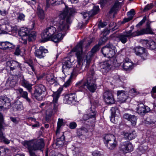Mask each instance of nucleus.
I'll list each match as a JSON object with an SVG mask.
<instances>
[{
    "label": "nucleus",
    "mask_w": 156,
    "mask_h": 156,
    "mask_svg": "<svg viewBox=\"0 0 156 156\" xmlns=\"http://www.w3.org/2000/svg\"><path fill=\"white\" fill-rule=\"evenodd\" d=\"M72 63L69 58L67 59V60H65L62 62V72L65 75L63 77V78L66 76L65 73L66 74H68V71L72 67Z\"/></svg>",
    "instance_id": "obj_19"
},
{
    "label": "nucleus",
    "mask_w": 156,
    "mask_h": 156,
    "mask_svg": "<svg viewBox=\"0 0 156 156\" xmlns=\"http://www.w3.org/2000/svg\"><path fill=\"white\" fill-rule=\"evenodd\" d=\"M88 132V130L87 128L84 127H82L77 129V134L78 136H80L83 135L85 133H87Z\"/></svg>",
    "instance_id": "obj_36"
},
{
    "label": "nucleus",
    "mask_w": 156,
    "mask_h": 156,
    "mask_svg": "<svg viewBox=\"0 0 156 156\" xmlns=\"http://www.w3.org/2000/svg\"><path fill=\"white\" fill-rule=\"evenodd\" d=\"M103 98L105 103L108 104H113L115 100L112 91L109 90L105 91L103 94Z\"/></svg>",
    "instance_id": "obj_12"
},
{
    "label": "nucleus",
    "mask_w": 156,
    "mask_h": 156,
    "mask_svg": "<svg viewBox=\"0 0 156 156\" xmlns=\"http://www.w3.org/2000/svg\"><path fill=\"white\" fill-rule=\"evenodd\" d=\"M108 39L107 37L105 36L101 38L99 42L101 44H103L107 41Z\"/></svg>",
    "instance_id": "obj_52"
},
{
    "label": "nucleus",
    "mask_w": 156,
    "mask_h": 156,
    "mask_svg": "<svg viewBox=\"0 0 156 156\" xmlns=\"http://www.w3.org/2000/svg\"><path fill=\"white\" fill-rule=\"evenodd\" d=\"M46 80L50 82V83L52 84L54 83L55 81L53 75L51 73H49L46 75Z\"/></svg>",
    "instance_id": "obj_37"
},
{
    "label": "nucleus",
    "mask_w": 156,
    "mask_h": 156,
    "mask_svg": "<svg viewBox=\"0 0 156 156\" xmlns=\"http://www.w3.org/2000/svg\"><path fill=\"white\" fill-rule=\"evenodd\" d=\"M21 52L20 50V49L19 47L18 46L16 48L14 54L16 55H19L20 54Z\"/></svg>",
    "instance_id": "obj_59"
},
{
    "label": "nucleus",
    "mask_w": 156,
    "mask_h": 156,
    "mask_svg": "<svg viewBox=\"0 0 156 156\" xmlns=\"http://www.w3.org/2000/svg\"><path fill=\"white\" fill-rule=\"evenodd\" d=\"M148 48L153 50L156 48V44L154 41L150 40Z\"/></svg>",
    "instance_id": "obj_44"
},
{
    "label": "nucleus",
    "mask_w": 156,
    "mask_h": 156,
    "mask_svg": "<svg viewBox=\"0 0 156 156\" xmlns=\"http://www.w3.org/2000/svg\"><path fill=\"white\" fill-rule=\"evenodd\" d=\"M99 9V6H96L94 7L90 11V13L91 14V16L95 15L97 13Z\"/></svg>",
    "instance_id": "obj_41"
},
{
    "label": "nucleus",
    "mask_w": 156,
    "mask_h": 156,
    "mask_svg": "<svg viewBox=\"0 0 156 156\" xmlns=\"http://www.w3.org/2000/svg\"><path fill=\"white\" fill-rule=\"evenodd\" d=\"M76 101V96L75 94L70 93L66 94L63 99L65 104H74Z\"/></svg>",
    "instance_id": "obj_14"
},
{
    "label": "nucleus",
    "mask_w": 156,
    "mask_h": 156,
    "mask_svg": "<svg viewBox=\"0 0 156 156\" xmlns=\"http://www.w3.org/2000/svg\"><path fill=\"white\" fill-rule=\"evenodd\" d=\"M30 28H27L23 27L21 28L20 30L19 31V35L22 37V39H23L24 37H27L29 36L31 32L33 31L30 30Z\"/></svg>",
    "instance_id": "obj_25"
},
{
    "label": "nucleus",
    "mask_w": 156,
    "mask_h": 156,
    "mask_svg": "<svg viewBox=\"0 0 156 156\" xmlns=\"http://www.w3.org/2000/svg\"><path fill=\"white\" fill-rule=\"evenodd\" d=\"M118 101L123 103L125 102L128 98V96L126 94L125 92L123 90H119L117 92Z\"/></svg>",
    "instance_id": "obj_26"
},
{
    "label": "nucleus",
    "mask_w": 156,
    "mask_h": 156,
    "mask_svg": "<svg viewBox=\"0 0 156 156\" xmlns=\"http://www.w3.org/2000/svg\"><path fill=\"white\" fill-rule=\"evenodd\" d=\"M147 122L150 124H155L156 122V117L155 116H152L150 119H147Z\"/></svg>",
    "instance_id": "obj_45"
},
{
    "label": "nucleus",
    "mask_w": 156,
    "mask_h": 156,
    "mask_svg": "<svg viewBox=\"0 0 156 156\" xmlns=\"http://www.w3.org/2000/svg\"><path fill=\"white\" fill-rule=\"evenodd\" d=\"M135 14V12L133 9H132L127 13V15L128 17L131 18L132 19L134 15Z\"/></svg>",
    "instance_id": "obj_49"
},
{
    "label": "nucleus",
    "mask_w": 156,
    "mask_h": 156,
    "mask_svg": "<svg viewBox=\"0 0 156 156\" xmlns=\"http://www.w3.org/2000/svg\"><path fill=\"white\" fill-rule=\"evenodd\" d=\"M37 13L39 18L41 20H43L45 17L44 11L40 7H38Z\"/></svg>",
    "instance_id": "obj_35"
},
{
    "label": "nucleus",
    "mask_w": 156,
    "mask_h": 156,
    "mask_svg": "<svg viewBox=\"0 0 156 156\" xmlns=\"http://www.w3.org/2000/svg\"><path fill=\"white\" fill-rule=\"evenodd\" d=\"M120 150L123 153H126L133 151V146L129 141H126L123 143L121 144Z\"/></svg>",
    "instance_id": "obj_15"
},
{
    "label": "nucleus",
    "mask_w": 156,
    "mask_h": 156,
    "mask_svg": "<svg viewBox=\"0 0 156 156\" xmlns=\"http://www.w3.org/2000/svg\"><path fill=\"white\" fill-rule=\"evenodd\" d=\"M111 0H100L99 3L101 7H103L108 3H109Z\"/></svg>",
    "instance_id": "obj_47"
},
{
    "label": "nucleus",
    "mask_w": 156,
    "mask_h": 156,
    "mask_svg": "<svg viewBox=\"0 0 156 156\" xmlns=\"http://www.w3.org/2000/svg\"><path fill=\"white\" fill-rule=\"evenodd\" d=\"M60 4V2L56 0H47L46 5L47 7H49L51 6H54Z\"/></svg>",
    "instance_id": "obj_34"
},
{
    "label": "nucleus",
    "mask_w": 156,
    "mask_h": 156,
    "mask_svg": "<svg viewBox=\"0 0 156 156\" xmlns=\"http://www.w3.org/2000/svg\"><path fill=\"white\" fill-rule=\"evenodd\" d=\"M142 43L144 46L146 47L147 48H148V46H149V41H148L147 40H143L141 41Z\"/></svg>",
    "instance_id": "obj_53"
},
{
    "label": "nucleus",
    "mask_w": 156,
    "mask_h": 156,
    "mask_svg": "<svg viewBox=\"0 0 156 156\" xmlns=\"http://www.w3.org/2000/svg\"><path fill=\"white\" fill-rule=\"evenodd\" d=\"M20 83L21 85L24 87L26 88L28 91L30 93L32 92L33 85L29 82V81L26 80L23 76L21 75L20 76Z\"/></svg>",
    "instance_id": "obj_17"
},
{
    "label": "nucleus",
    "mask_w": 156,
    "mask_h": 156,
    "mask_svg": "<svg viewBox=\"0 0 156 156\" xmlns=\"http://www.w3.org/2000/svg\"><path fill=\"white\" fill-rule=\"evenodd\" d=\"M71 84V80L70 79H69L63 85V87L67 88L69 86H70Z\"/></svg>",
    "instance_id": "obj_55"
},
{
    "label": "nucleus",
    "mask_w": 156,
    "mask_h": 156,
    "mask_svg": "<svg viewBox=\"0 0 156 156\" xmlns=\"http://www.w3.org/2000/svg\"><path fill=\"white\" fill-rule=\"evenodd\" d=\"M119 5V2L118 1H116L112 7L111 8L109 13L110 14L114 12H115L116 9L118 8Z\"/></svg>",
    "instance_id": "obj_40"
},
{
    "label": "nucleus",
    "mask_w": 156,
    "mask_h": 156,
    "mask_svg": "<svg viewBox=\"0 0 156 156\" xmlns=\"http://www.w3.org/2000/svg\"><path fill=\"white\" fill-rule=\"evenodd\" d=\"M59 139L58 140H57L56 142V144L57 146L59 147L62 146L64 144V141L59 140Z\"/></svg>",
    "instance_id": "obj_60"
},
{
    "label": "nucleus",
    "mask_w": 156,
    "mask_h": 156,
    "mask_svg": "<svg viewBox=\"0 0 156 156\" xmlns=\"http://www.w3.org/2000/svg\"><path fill=\"white\" fill-rule=\"evenodd\" d=\"M132 30H130L128 31H125L119 34L118 37L119 40L122 43L125 44L127 41L128 38L145 34H154L149 25H148L146 28L140 30H137L133 33H132Z\"/></svg>",
    "instance_id": "obj_3"
},
{
    "label": "nucleus",
    "mask_w": 156,
    "mask_h": 156,
    "mask_svg": "<svg viewBox=\"0 0 156 156\" xmlns=\"http://www.w3.org/2000/svg\"><path fill=\"white\" fill-rule=\"evenodd\" d=\"M14 108L16 110L21 111L23 109V106L22 102L17 101L15 104Z\"/></svg>",
    "instance_id": "obj_38"
},
{
    "label": "nucleus",
    "mask_w": 156,
    "mask_h": 156,
    "mask_svg": "<svg viewBox=\"0 0 156 156\" xmlns=\"http://www.w3.org/2000/svg\"><path fill=\"white\" fill-rule=\"evenodd\" d=\"M110 62L109 61H105L101 64L100 71L104 75L106 74L111 69V66Z\"/></svg>",
    "instance_id": "obj_21"
},
{
    "label": "nucleus",
    "mask_w": 156,
    "mask_h": 156,
    "mask_svg": "<svg viewBox=\"0 0 156 156\" xmlns=\"http://www.w3.org/2000/svg\"><path fill=\"white\" fill-rule=\"evenodd\" d=\"M10 64V68L11 70L14 71L15 74L16 75L19 73V70L21 68V64L16 61L13 60L9 62Z\"/></svg>",
    "instance_id": "obj_18"
},
{
    "label": "nucleus",
    "mask_w": 156,
    "mask_h": 156,
    "mask_svg": "<svg viewBox=\"0 0 156 156\" xmlns=\"http://www.w3.org/2000/svg\"><path fill=\"white\" fill-rule=\"evenodd\" d=\"M80 152V151L79 150V149L78 148H75L74 149V150L73 152V154L76 155V156H77V155L79 154V153Z\"/></svg>",
    "instance_id": "obj_64"
},
{
    "label": "nucleus",
    "mask_w": 156,
    "mask_h": 156,
    "mask_svg": "<svg viewBox=\"0 0 156 156\" xmlns=\"http://www.w3.org/2000/svg\"><path fill=\"white\" fill-rule=\"evenodd\" d=\"M27 63L28 64V65L30 67L32 70L34 72H35V69L34 68V67L33 62L30 61L27 62Z\"/></svg>",
    "instance_id": "obj_61"
},
{
    "label": "nucleus",
    "mask_w": 156,
    "mask_h": 156,
    "mask_svg": "<svg viewBox=\"0 0 156 156\" xmlns=\"http://www.w3.org/2000/svg\"><path fill=\"white\" fill-rule=\"evenodd\" d=\"M101 154L100 151H95L92 152V154L93 156H100Z\"/></svg>",
    "instance_id": "obj_63"
},
{
    "label": "nucleus",
    "mask_w": 156,
    "mask_h": 156,
    "mask_svg": "<svg viewBox=\"0 0 156 156\" xmlns=\"http://www.w3.org/2000/svg\"><path fill=\"white\" fill-rule=\"evenodd\" d=\"M123 117L124 119L129 121L132 126H134L136 125L137 118L135 115H131L128 113H125L123 115Z\"/></svg>",
    "instance_id": "obj_23"
},
{
    "label": "nucleus",
    "mask_w": 156,
    "mask_h": 156,
    "mask_svg": "<svg viewBox=\"0 0 156 156\" xmlns=\"http://www.w3.org/2000/svg\"><path fill=\"white\" fill-rule=\"evenodd\" d=\"M87 113L90 119H93L94 120H95L97 112L94 106L91 105V108L88 110Z\"/></svg>",
    "instance_id": "obj_28"
},
{
    "label": "nucleus",
    "mask_w": 156,
    "mask_h": 156,
    "mask_svg": "<svg viewBox=\"0 0 156 156\" xmlns=\"http://www.w3.org/2000/svg\"><path fill=\"white\" fill-rule=\"evenodd\" d=\"M4 124L3 115L0 113V140L4 141L6 144H9L10 143L9 141L5 138L2 132V129Z\"/></svg>",
    "instance_id": "obj_20"
},
{
    "label": "nucleus",
    "mask_w": 156,
    "mask_h": 156,
    "mask_svg": "<svg viewBox=\"0 0 156 156\" xmlns=\"http://www.w3.org/2000/svg\"><path fill=\"white\" fill-rule=\"evenodd\" d=\"M15 46L12 43L7 42V50H10L15 48Z\"/></svg>",
    "instance_id": "obj_48"
},
{
    "label": "nucleus",
    "mask_w": 156,
    "mask_h": 156,
    "mask_svg": "<svg viewBox=\"0 0 156 156\" xmlns=\"http://www.w3.org/2000/svg\"><path fill=\"white\" fill-rule=\"evenodd\" d=\"M62 90L61 89H59L57 91L54 92L52 95L53 97L52 102H51L49 108L48 109L47 112V115L49 117H51L57 111L58 105V100Z\"/></svg>",
    "instance_id": "obj_6"
},
{
    "label": "nucleus",
    "mask_w": 156,
    "mask_h": 156,
    "mask_svg": "<svg viewBox=\"0 0 156 156\" xmlns=\"http://www.w3.org/2000/svg\"><path fill=\"white\" fill-rule=\"evenodd\" d=\"M48 52V50L43 46H41L39 49L36 50L34 54L35 56L39 58H44L45 55V54Z\"/></svg>",
    "instance_id": "obj_22"
},
{
    "label": "nucleus",
    "mask_w": 156,
    "mask_h": 156,
    "mask_svg": "<svg viewBox=\"0 0 156 156\" xmlns=\"http://www.w3.org/2000/svg\"><path fill=\"white\" fill-rule=\"evenodd\" d=\"M97 77V75L95 73L94 69L91 68L86 75V80L82 79L76 84L77 91L83 92L87 88L90 92H94L96 86L95 82Z\"/></svg>",
    "instance_id": "obj_1"
},
{
    "label": "nucleus",
    "mask_w": 156,
    "mask_h": 156,
    "mask_svg": "<svg viewBox=\"0 0 156 156\" xmlns=\"http://www.w3.org/2000/svg\"><path fill=\"white\" fill-rule=\"evenodd\" d=\"M124 135L126 138L129 140L134 139L137 136L136 133L134 130L129 132L124 133Z\"/></svg>",
    "instance_id": "obj_31"
},
{
    "label": "nucleus",
    "mask_w": 156,
    "mask_h": 156,
    "mask_svg": "<svg viewBox=\"0 0 156 156\" xmlns=\"http://www.w3.org/2000/svg\"><path fill=\"white\" fill-rule=\"evenodd\" d=\"M83 42V41H80L72 50V51L76 52L77 59V64L74 68V71L75 72L80 73L83 71L82 68L83 64L81 62L82 59V45Z\"/></svg>",
    "instance_id": "obj_5"
},
{
    "label": "nucleus",
    "mask_w": 156,
    "mask_h": 156,
    "mask_svg": "<svg viewBox=\"0 0 156 156\" xmlns=\"http://www.w3.org/2000/svg\"><path fill=\"white\" fill-rule=\"evenodd\" d=\"M23 144L28 149L30 156H37L33 151L41 150L45 145L44 141L43 139L25 141Z\"/></svg>",
    "instance_id": "obj_4"
},
{
    "label": "nucleus",
    "mask_w": 156,
    "mask_h": 156,
    "mask_svg": "<svg viewBox=\"0 0 156 156\" xmlns=\"http://www.w3.org/2000/svg\"><path fill=\"white\" fill-rule=\"evenodd\" d=\"M136 109V112L141 115H144L150 110L149 107L141 103L137 105Z\"/></svg>",
    "instance_id": "obj_16"
},
{
    "label": "nucleus",
    "mask_w": 156,
    "mask_h": 156,
    "mask_svg": "<svg viewBox=\"0 0 156 156\" xmlns=\"http://www.w3.org/2000/svg\"><path fill=\"white\" fill-rule=\"evenodd\" d=\"M7 42L8 41L0 42V48L2 49L6 50Z\"/></svg>",
    "instance_id": "obj_46"
},
{
    "label": "nucleus",
    "mask_w": 156,
    "mask_h": 156,
    "mask_svg": "<svg viewBox=\"0 0 156 156\" xmlns=\"http://www.w3.org/2000/svg\"><path fill=\"white\" fill-rule=\"evenodd\" d=\"M7 83H9L11 87H14L16 84L17 82L16 77L15 76L10 75L7 80Z\"/></svg>",
    "instance_id": "obj_30"
},
{
    "label": "nucleus",
    "mask_w": 156,
    "mask_h": 156,
    "mask_svg": "<svg viewBox=\"0 0 156 156\" xmlns=\"http://www.w3.org/2000/svg\"><path fill=\"white\" fill-rule=\"evenodd\" d=\"M56 31V28L53 26L47 27L43 30L41 34L42 41L45 42L50 40L51 37Z\"/></svg>",
    "instance_id": "obj_7"
},
{
    "label": "nucleus",
    "mask_w": 156,
    "mask_h": 156,
    "mask_svg": "<svg viewBox=\"0 0 156 156\" xmlns=\"http://www.w3.org/2000/svg\"><path fill=\"white\" fill-rule=\"evenodd\" d=\"M64 16L60 14L58 16L52 18L51 24L55 26L57 28V30L59 32L57 34H54L50 39V40L55 43H57L61 41L66 33L68 30V26L64 20Z\"/></svg>",
    "instance_id": "obj_2"
},
{
    "label": "nucleus",
    "mask_w": 156,
    "mask_h": 156,
    "mask_svg": "<svg viewBox=\"0 0 156 156\" xmlns=\"http://www.w3.org/2000/svg\"><path fill=\"white\" fill-rule=\"evenodd\" d=\"M77 126V124L75 122H72L69 124V127L71 129H74Z\"/></svg>",
    "instance_id": "obj_56"
},
{
    "label": "nucleus",
    "mask_w": 156,
    "mask_h": 156,
    "mask_svg": "<svg viewBox=\"0 0 156 156\" xmlns=\"http://www.w3.org/2000/svg\"><path fill=\"white\" fill-rule=\"evenodd\" d=\"M10 152L9 149L3 147H0V156H5Z\"/></svg>",
    "instance_id": "obj_39"
},
{
    "label": "nucleus",
    "mask_w": 156,
    "mask_h": 156,
    "mask_svg": "<svg viewBox=\"0 0 156 156\" xmlns=\"http://www.w3.org/2000/svg\"><path fill=\"white\" fill-rule=\"evenodd\" d=\"M25 1L30 5H34L36 3V0H25Z\"/></svg>",
    "instance_id": "obj_54"
},
{
    "label": "nucleus",
    "mask_w": 156,
    "mask_h": 156,
    "mask_svg": "<svg viewBox=\"0 0 156 156\" xmlns=\"http://www.w3.org/2000/svg\"><path fill=\"white\" fill-rule=\"evenodd\" d=\"M133 50L136 55L140 56L144 60L146 58L147 53L144 48L138 46L134 47Z\"/></svg>",
    "instance_id": "obj_13"
},
{
    "label": "nucleus",
    "mask_w": 156,
    "mask_h": 156,
    "mask_svg": "<svg viewBox=\"0 0 156 156\" xmlns=\"http://www.w3.org/2000/svg\"><path fill=\"white\" fill-rule=\"evenodd\" d=\"M85 60H86V66L87 67H88L89 65L91 60L90 57L88 56L87 55L86 56V59H85Z\"/></svg>",
    "instance_id": "obj_57"
},
{
    "label": "nucleus",
    "mask_w": 156,
    "mask_h": 156,
    "mask_svg": "<svg viewBox=\"0 0 156 156\" xmlns=\"http://www.w3.org/2000/svg\"><path fill=\"white\" fill-rule=\"evenodd\" d=\"M81 13L84 19H85L87 17H88V18L92 16H91V14L90 13V12L88 13L85 12H81Z\"/></svg>",
    "instance_id": "obj_50"
},
{
    "label": "nucleus",
    "mask_w": 156,
    "mask_h": 156,
    "mask_svg": "<svg viewBox=\"0 0 156 156\" xmlns=\"http://www.w3.org/2000/svg\"><path fill=\"white\" fill-rule=\"evenodd\" d=\"M111 111L112 113V118H114L115 116H119L120 115V113L118 108L116 107L112 108Z\"/></svg>",
    "instance_id": "obj_33"
},
{
    "label": "nucleus",
    "mask_w": 156,
    "mask_h": 156,
    "mask_svg": "<svg viewBox=\"0 0 156 156\" xmlns=\"http://www.w3.org/2000/svg\"><path fill=\"white\" fill-rule=\"evenodd\" d=\"M36 37V32L35 31H32L31 32V34H30V35L29 36L27 37H24L23 39H22L23 40H24L23 43L24 44H27V39L29 41L34 40Z\"/></svg>",
    "instance_id": "obj_32"
},
{
    "label": "nucleus",
    "mask_w": 156,
    "mask_h": 156,
    "mask_svg": "<svg viewBox=\"0 0 156 156\" xmlns=\"http://www.w3.org/2000/svg\"><path fill=\"white\" fill-rule=\"evenodd\" d=\"M10 99L6 97H0V104L5 108H6L10 105Z\"/></svg>",
    "instance_id": "obj_29"
},
{
    "label": "nucleus",
    "mask_w": 156,
    "mask_h": 156,
    "mask_svg": "<svg viewBox=\"0 0 156 156\" xmlns=\"http://www.w3.org/2000/svg\"><path fill=\"white\" fill-rule=\"evenodd\" d=\"M146 16L144 17L143 19L136 25V27H139L141 26L145 21L146 20Z\"/></svg>",
    "instance_id": "obj_58"
},
{
    "label": "nucleus",
    "mask_w": 156,
    "mask_h": 156,
    "mask_svg": "<svg viewBox=\"0 0 156 156\" xmlns=\"http://www.w3.org/2000/svg\"><path fill=\"white\" fill-rule=\"evenodd\" d=\"M104 140L105 144L109 149L112 150L117 146V142L115 136L113 135H106L104 137Z\"/></svg>",
    "instance_id": "obj_8"
},
{
    "label": "nucleus",
    "mask_w": 156,
    "mask_h": 156,
    "mask_svg": "<svg viewBox=\"0 0 156 156\" xmlns=\"http://www.w3.org/2000/svg\"><path fill=\"white\" fill-rule=\"evenodd\" d=\"M16 14L17 16V19L18 21L24 20L25 16L24 14L21 12H18Z\"/></svg>",
    "instance_id": "obj_42"
},
{
    "label": "nucleus",
    "mask_w": 156,
    "mask_h": 156,
    "mask_svg": "<svg viewBox=\"0 0 156 156\" xmlns=\"http://www.w3.org/2000/svg\"><path fill=\"white\" fill-rule=\"evenodd\" d=\"M129 60V59H126L124 61L122 67L125 70H130L133 68V63Z\"/></svg>",
    "instance_id": "obj_27"
},
{
    "label": "nucleus",
    "mask_w": 156,
    "mask_h": 156,
    "mask_svg": "<svg viewBox=\"0 0 156 156\" xmlns=\"http://www.w3.org/2000/svg\"><path fill=\"white\" fill-rule=\"evenodd\" d=\"M63 122V120L62 119H58V121L57 123V130L56 132V135H57L59 132V130L60 127L62 125Z\"/></svg>",
    "instance_id": "obj_43"
},
{
    "label": "nucleus",
    "mask_w": 156,
    "mask_h": 156,
    "mask_svg": "<svg viewBox=\"0 0 156 156\" xmlns=\"http://www.w3.org/2000/svg\"><path fill=\"white\" fill-rule=\"evenodd\" d=\"M16 92L19 94L20 96L26 99V100L30 103L31 100L28 96V93L26 91H24L23 89L21 88H19L16 89Z\"/></svg>",
    "instance_id": "obj_24"
},
{
    "label": "nucleus",
    "mask_w": 156,
    "mask_h": 156,
    "mask_svg": "<svg viewBox=\"0 0 156 156\" xmlns=\"http://www.w3.org/2000/svg\"><path fill=\"white\" fill-rule=\"evenodd\" d=\"M99 45H96L91 50V52L93 54H94L99 50Z\"/></svg>",
    "instance_id": "obj_51"
},
{
    "label": "nucleus",
    "mask_w": 156,
    "mask_h": 156,
    "mask_svg": "<svg viewBox=\"0 0 156 156\" xmlns=\"http://www.w3.org/2000/svg\"><path fill=\"white\" fill-rule=\"evenodd\" d=\"M130 92V93L132 94H133L132 95L133 96H135L138 94L136 90L134 88L131 90Z\"/></svg>",
    "instance_id": "obj_62"
},
{
    "label": "nucleus",
    "mask_w": 156,
    "mask_h": 156,
    "mask_svg": "<svg viewBox=\"0 0 156 156\" xmlns=\"http://www.w3.org/2000/svg\"><path fill=\"white\" fill-rule=\"evenodd\" d=\"M75 13V11L73 9H69L66 8L65 9L61 12L57 16H58L60 14H62L64 16V20L65 23H66L69 28V25L71 23V21L70 16H72Z\"/></svg>",
    "instance_id": "obj_11"
},
{
    "label": "nucleus",
    "mask_w": 156,
    "mask_h": 156,
    "mask_svg": "<svg viewBox=\"0 0 156 156\" xmlns=\"http://www.w3.org/2000/svg\"><path fill=\"white\" fill-rule=\"evenodd\" d=\"M115 48L112 44H108L102 48L101 51L105 57L111 58L115 54Z\"/></svg>",
    "instance_id": "obj_9"
},
{
    "label": "nucleus",
    "mask_w": 156,
    "mask_h": 156,
    "mask_svg": "<svg viewBox=\"0 0 156 156\" xmlns=\"http://www.w3.org/2000/svg\"><path fill=\"white\" fill-rule=\"evenodd\" d=\"M45 87L42 84L37 85L35 86L34 93H31L32 95L37 100L40 101L42 99V94L46 91Z\"/></svg>",
    "instance_id": "obj_10"
}]
</instances>
